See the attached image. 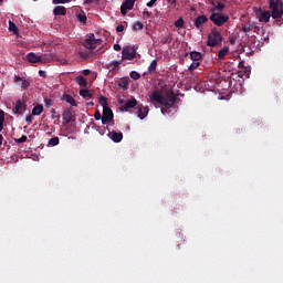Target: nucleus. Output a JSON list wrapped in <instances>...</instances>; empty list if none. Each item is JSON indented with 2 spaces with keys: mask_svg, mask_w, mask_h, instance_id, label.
Wrapping results in <instances>:
<instances>
[{
  "mask_svg": "<svg viewBox=\"0 0 283 283\" xmlns=\"http://www.w3.org/2000/svg\"><path fill=\"white\" fill-rule=\"evenodd\" d=\"M61 101H65L66 103H70V105H72V96L70 94H64L61 97Z\"/></svg>",
  "mask_w": 283,
  "mask_h": 283,
  "instance_id": "obj_36",
  "label": "nucleus"
},
{
  "mask_svg": "<svg viewBox=\"0 0 283 283\" xmlns=\"http://www.w3.org/2000/svg\"><path fill=\"white\" fill-rule=\"evenodd\" d=\"M222 41V33L218 29H212L208 35L207 45L210 48H214L221 45Z\"/></svg>",
  "mask_w": 283,
  "mask_h": 283,
  "instance_id": "obj_4",
  "label": "nucleus"
},
{
  "mask_svg": "<svg viewBox=\"0 0 283 283\" xmlns=\"http://www.w3.org/2000/svg\"><path fill=\"white\" fill-rule=\"evenodd\" d=\"M75 20L81 23V25L86 27L87 25V15L81 8H75Z\"/></svg>",
  "mask_w": 283,
  "mask_h": 283,
  "instance_id": "obj_9",
  "label": "nucleus"
},
{
  "mask_svg": "<svg viewBox=\"0 0 283 283\" xmlns=\"http://www.w3.org/2000/svg\"><path fill=\"white\" fill-rule=\"evenodd\" d=\"M114 118V113L111 111L109 106L103 109L102 115V124L107 125L111 124Z\"/></svg>",
  "mask_w": 283,
  "mask_h": 283,
  "instance_id": "obj_10",
  "label": "nucleus"
},
{
  "mask_svg": "<svg viewBox=\"0 0 283 283\" xmlns=\"http://www.w3.org/2000/svg\"><path fill=\"white\" fill-rule=\"evenodd\" d=\"M143 15H144L145 19H149V18H151V12H149V11H144V12H143Z\"/></svg>",
  "mask_w": 283,
  "mask_h": 283,
  "instance_id": "obj_46",
  "label": "nucleus"
},
{
  "mask_svg": "<svg viewBox=\"0 0 283 283\" xmlns=\"http://www.w3.org/2000/svg\"><path fill=\"white\" fill-rule=\"evenodd\" d=\"M53 14H55V17H65L67 14V9L63 6H57L53 10Z\"/></svg>",
  "mask_w": 283,
  "mask_h": 283,
  "instance_id": "obj_16",
  "label": "nucleus"
},
{
  "mask_svg": "<svg viewBox=\"0 0 283 283\" xmlns=\"http://www.w3.org/2000/svg\"><path fill=\"white\" fill-rule=\"evenodd\" d=\"M269 9L271 17L275 20L283 18V2L282 0H269Z\"/></svg>",
  "mask_w": 283,
  "mask_h": 283,
  "instance_id": "obj_3",
  "label": "nucleus"
},
{
  "mask_svg": "<svg viewBox=\"0 0 283 283\" xmlns=\"http://www.w3.org/2000/svg\"><path fill=\"white\" fill-rule=\"evenodd\" d=\"M9 31L13 32V34H19V29L17 28V24L14 22L9 21Z\"/></svg>",
  "mask_w": 283,
  "mask_h": 283,
  "instance_id": "obj_30",
  "label": "nucleus"
},
{
  "mask_svg": "<svg viewBox=\"0 0 283 283\" xmlns=\"http://www.w3.org/2000/svg\"><path fill=\"white\" fill-rule=\"evenodd\" d=\"M202 59V53L198 51H191L190 52V60L192 62H199Z\"/></svg>",
  "mask_w": 283,
  "mask_h": 283,
  "instance_id": "obj_22",
  "label": "nucleus"
},
{
  "mask_svg": "<svg viewBox=\"0 0 283 283\" xmlns=\"http://www.w3.org/2000/svg\"><path fill=\"white\" fill-rule=\"evenodd\" d=\"M111 135H112L111 136L112 140L116 144L120 143L123 140V137H124L122 132H112Z\"/></svg>",
  "mask_w": 283,
  "mask_h": 283,
  "instance_id": "obj_18",
  "label": "nucleus"
},
{
  "mask_svg": "<svg viewBox=\"0 0 283 283\" xmlns=\"http://www.w3.org/2000/svg\"><path fill=\"white\" fill-rule=\"evenodd\" d=\"M209 20L212 21L214 25L222 27L229 21V15H224L222 13H212L209 17Z\"/></svg>",
  "mask_w": 283,
  "mask_h": 283,
  "instance_id": "obj_7",
  "label": "nucleus"
},
{
  "mask_svg": "<svg viewBox=\"0 0 283 283\" xmlns=\"http://www.w3.org/2000/svg\"><path fill=\"white\" fill-rule=\"evenodd\" d=\"M93 0H85V3H91Z\"/></svg>",
  "mask_w": 283,
  "mask_h": 283,
  "instance_id": "obj_55",
  "label": "nucleus"
},
{
  "mask_svg": "<svg viewBox=\"0 0 283 283\" xmlns=\"http://www.w3.org/2000/svg\"><path fill=\"white\" fill-rule=\"evenodd\" d=\"M130 78L134 81H138L142 78V75L137 73V71H130Z\"/></svg>",
  "mask_w": 283,
  "mask_h": 283,
  "instance_id": "obj_32",
  "label": "nucleus"
},
{
  "mask_svg": "<svg viewBox=\"0 0 283 283\" xmlns=\"http://www.w3.org/2000/svg\"><path fill=\"white\" fill-rule=\"evenodd\" d=\"M25 120H27V125H32V115H28L25 117Z\"/></svg>",
  "mask_w": 283,
  "mask_h": 283,
  "instance_id": "obj_45",
  "label": "nucleus"
},
{
  "mask_svg": "<svg viewBox=\"0 0 283 283\" xmlns=\"http://www.w3.org/2000/svg\"><path fill=\"white\" fill-rule=\"evenodd\" d=\"M27 59L29 63H50V61H52V54L38 55L36 53L31 52L27 55Z\"/></svg>",
  "mask_w": 283,
  "mask_h": 283,
  "instance_id": "obj_5",
  "label": "nucleus"
},
{
  "mask_svg": "<svg viewBox=\"0 0 283 283\" xmlns=\"http://www.w3.org/2000/svg\"><path fill=\"white\" fill-rule=\"evenodd\" d=\"M51 112H52V114H56V111H55L54 108H52V111H51Z\"/></svg>",
  "mask_w": 283,
  "mask_h": 283,
  "instance_id": "obj_54",
  "label": "nucleus"
},
{
  "mask_svg": "<svg viewBox=\"0 0 283 283\" xmlns=\"http://www.w3.org/2000/svg\"><path fill=\"white\" fill-rule=\"evenodd\" d=\"M125 30V27L123 24L116 25V32H123Z\"/></svg>",
  "mask_w": 283,
  "mask_h": 283,
  "instance_id": "obj_44",
  "label": "nucleus"
},
{
  "mask_svg": "<svg viewBox=\"0 0 283 283\" xmlns=\"http://www.w3.org/2000/svg\"><path fill=\"white\" fill-rule=\"evenodd\" d=\"M136 109H138V117L140 119H144L147 117V115L149 114V109L148 106H144L143 104H138Z\"/></svg>",
  "mask_w": 283,
  "mask_h": 283,
  "instance_id": "obj_13",
  "label": "nucleus"
},
{
  "mask_svg": "<svg viewBox=\"0 0 283 283\" xmlns=\"http://www.w3.org/2000/svg\"><path fill=\"white\" fill-rule=\"evenodd\" d=\"M114 50H115L116 52H120V50H122L120 44H119V43H115V44H114Z\"/></svg>",
  "mask_w": 283,
  "mask_h": 283,
  "instance_id": "obj_47",
  "label": "nucleus"
},
{
  "mask_svg": "<svg viewBox=\"0 0 283 283\" xmlns=\"http://www.w3.org/2000/svg\"><path fill=\"white\" fill-rule=\"evenodd\" d=\"M184 23H185V21L182 20V18H178V20L175 22V27L182 28Z\"/></svg>",
  "mask_w": 283,
  "mask_h": 283,
  "instance_id": "obj_38",
  "label": "nucleus"
},
{
  "mask_svg": "<svg viewBox=\"0 0 283 283\" xmlns=\"http://www.w3.org/2000/svg\"><path fill=\"white\" fill-rule=\"evenodd\" d=\"M244 65V62H239V66H243Z\"/></svg>",
  "mask_w": 283,
  "mask_h": 283,
  "instance_id": "obj_52",
  "label": "nucleus"
},
{
  "mask_svg": "<svg viewBox=\"0 0 283 283\" xmlns=\"http://www.w3.org/2000/svg\"><path fill=\"white\" fill-rule=\"evenodd\" d=\"M6 123V113L0 109V132H3V124Z\"/></svg>",
  "mask_w": 283,
  "mask_h": 283,
  "instance_id": "obj_29",
  "label": "nucleus"
},
{
  "mask_svg": "<svg viewBox=\"0 0 283 283\" xmlns=\"http://www.w3.org/2000/svg\"><path fill=\"white\" fill-rule=\"evenodd\" d=\"M75 83H77L83 88H86L88 85L87 80L82 75L75 77Z\"/></svg>",
  "mask_w": 283,
  "mask_h": 283,
  "instance_id": "obj_21",
  "label": "nucleus"
},
{
  "mask_svg": "<svg viewBox=\"0 0 283 283\" xmlns=\"http://www.w3.org/2000/svg\"><path fill=\"white\" fill-rule=\"evenodd\" d=\"M72 106L75 107L76 106V102L74 99H72Z\"/></svg>",
  "mask_w": 283,
  "mask_h": 283,
  "instance_id": "obj_51",
  "label": "nucleus"
},
{
  "mask_svg": "<svg viewBox=\"0 0 283 283\" xmlns=\"http://www.w3.org/2000/svg\"><path fill=\"white\" fill-rule=\"evenodd\" d=\"M272 17L271 10L261 12L259 17V21L261 22H269L270 18Z\"/></svg>",
  "mask_w": 283,
  "mask_h": 283,
  "instance_id": "obj_20",
  "label": "nucleus"
},
{
  "mask_svg": "<svg viewBox=\"0 0 283 283\" xmlns=\"http://www.w3.org/2000/svg\"><path fill=\"white\" fill-rule=\"evenodd\" d=\"M210 3L213 4L216 7L217 10L222 11L224 9V4L219 2V3H214V0H210Z\"/></svg>",
  "mask_w": 283,
  "mask_h": 283,
  "instance_id": "obj_35",
  "label": "nucleus"
},
{
  "mask_svg": "<svg viewBox=\"0 0 283 283\" xmlns=\"http://www.w3.org/2000/svg\"><path fill=\"white\" fill-rule=\"evenodd\" d=\"M155 4H156V0H149V2L146 3L147 8H154Z\"/></svg>",
  "mask_w": 283,
  "mask_h": 283,
  "instance_id": "obj_43",
  "label": "nucleus"
},
{
  "mask_svg": "<svg viewBox=\"0 0 283 283\" xmlns=\"http://www.w3.org/2000/svg\"><path fill=\"white\" fill-rule=\"evenodd\" d=\"M25 112V103L21 102V99L17 101L14 107V114H23Z\"/></svg>",
  "mask_w": 283,
  "mask_h": 283,
  "instance_id": "obj_15",
  "label": "nucleus"
},
{
  "mask_svg": "<svg viewBox=\"0 0 283 283\" xmlns=\"http://www.w3.org/2000/svg\"><path fill=\"white\" fill-rule=\"evenodd\" d=\"M3 145V135L0 134V146Z\"/></svg>",
  "mask_w": 283,
  "mask_h": 283,
  "instance_id": "obj_49",
  "label": "nucleus"
},
{
  "mask_svg": "<svg viewBox=\"0 0 283 283\" xmlns=\"http://www.w3.org/2000/svg\"><path fill=\"white\" fill-rule=\"evenodd\" d=\"M55 6H59L61 3H70V0H52Z\"/></svg>",
  "mask_w": 283,
  "mask_h": 283,
  "instance_id": "obj_40",
  "label": "nucleus"
},
{
  "mask_svg": "<svg viewBox=\"0 0 283 283\" xmlns=\"http://www.w3.org/2000/svg\"><path fill=\"white\" fill-rule=\"evenodd\" d=\"M123 63V61H112L108 63V65H106L107 70H109L111 72H114L116 70L119 69L120 64Z\"/></svg>",
  "mask_w": 283,
  "mask_h": 283,
  "instance_id": "obj_17",
  "label": "nucleus"
},
{
  "mask_svg": "<svg viewBox=\"0 0 283 283\" xmlns=\"http://www.w3.org/2000/svg\"><path fill=\"white\" fill-rule=\"evenodd\" d=\"M103 40L102 39H95V34L91 33L87 39H85L84 42H81V48L75 49V53L83 59V61H86L90 57V50L96 49L97 45H102Z\"/></svg>",
  "mask_w": 283,
  "mask_h": 283,
  "instance_id": "obj_1",
  "label": "nucleus"
},
{
  "mask_svg": "<svg viewBox=\"0 0 283 283\" xmlns=\"http://www.w3.org/2000/svg\"><path fill=\"white\" fill-rule=\"evenodd\" d=\"M120 103V111L123 112H127L132 108H136L138 106V102L136 101V97H130V99H128L126 103H124V101H119Z\"/></svg>",
  "mask_w": 283,
  "mask_h": 283,
  "instance_id": "obj_8",
  "label": "nucleus"
},
{
  "mask_svg": "<svg viewBox=\"0 0 283 283\" xmlns=\"http://www.w3.org/2000/svg\"><path fill=\"white\" fill-rule=\"evenodd\" d=\"M199 66H200V62L192 61V64L189 66V72H193L198 70Z\"/></svg>",
  "mask_w": 283,
  "mask_h": 283,
  "instance_id": "obj_33",
  "label": "nucleus"
},
{
  "mask_svg": "<svg viewBox=\"0 0 283 283\" xmlns=\"http://www.w3.org/2000/svg\"><path fill=\"white\" fill-rule=\"evenodd\" d=\"M62 117H63V124L65 125H67L69 123H72V111H70V109H66V111H64L63 112V114H62Z\"/></svg>",
  "mask_w": 283,
  "mask_h": 283,
  "instance_id": "obj_19",
  "label": "nucleus"
},
{
  "mask_svg": "<svg viewBox=\"0 0 283 283\" xmlns=\"http://www.w3.org/2000/svg\"><path fill=\"white\" fill-rule=\"evenodd\" d=\"M127 85H128L127 80H122V81L118 83V86H119L120 88H127Z\"/></svg>",
  "mask_w": 283,
  "mask_h": 283,
  "instance_id": "obj_39",
  "label": "nucleus"
},
{
  "mask_svg": "<svg viewBox=\"0 0 283 283\" xmlns=\"http://www.w3.org/2000/svg\"><path fill=\"white\" fill-rule=\"evenodd\" d=\"M80 96L84 98H93L94 94L91 91H88V88H81Z\"/></svg>",
  "mask_w": 283,
  "mask_h": 283,
  "instance_id": "obj_24",
  "label": "nucleus"
},
{
  "mask_svg": "<svg viewBox=\"0 0 283 283\" xmlns=\"http://www.w3.org/2000/svg\"><path fill=\"white\" fill-rule=\"evenodd\" d=\"M228 54H229V46H224L223 49H220L218 51V59H219V61H222V59H224L226 55H228Z\"/></svg>",
  "mask_w": 283,
  "mask_h": 283,
  "instance_id": "obj_25",
  "label": "nucleus"
},
{
  "mask_svg": "<svg viewBox=\"0 0 283 283\" xmlns=\"http://www.w3.org/2000/svg\"><path fill=\"white\" fill-rule=\"evenodd\" d=\"M157 66H158V61L157 60H153L150 65L148 66V73L149 74H155L157 71Z\"/></svg>",
  "mask_w": 283,
  "mask_h": 283,
  "instance_id": "obj_27",
  "label": "nucleus"
},
{
  "mask_svg": "<svg viewBox=\"0 0 283 283\" xmlns=\"http://www.w3.org/2000/svg\"><path fill=\"white\" fill-rule=\"evenodd\" d=\"M137 51L134 46H124L122 51V62L124 61H135L137 57Z\"/></svg>",
  "mask_w": 283,
  "mask_h": 283,
  "instance_id": "obj_6",
  "label": "nucleus"
},
{
  "mask_svg": "<svg viewBox=\"0 0 283 283\" xmlns=\"http://www.w3.org/2000/svg\"><path fill=\"white\" fill-rule=\"evenodd\" d=\"M87 106H95V103L94 102H88Z\"/></svg>",
  "mask_w": 283,
  "mask_h": 283,
  "instance_id": "obj_50",
  "label": "nucleus"
},
{
  "mask_svg": "<svg viewBox=\"0 0 283 283\" xmlns=\"http://www.w3.org/2000/svg\"><path fill=\"white\" fill-rule=\"evenodd\" d=\"M143 29H144V24H143V22H140V21H137V22H135V23L133 24V30H134V31L143 30Z\"/></svg>",
  "mask_w": 283,
  "mask_h": 283,
  "instance_id": "obj_31",
  "label": "nucleus"
},
{
  "mask_svg": "<svg viewBox=\"0 0 283 283\" xmlns=\"http://www.w3.org/2000/svg\"><path fill=\"white\" fill-rule=\"evenodd\" d=\"M14 83H17L21 90H28L30 85H32L31 80H25L19 75H14Z\"/></svg>",
  "mask_w": 283,
  "mask_h": 283,
  "instance_id": "obj_11",
  "label": "nucleus"
},
{
  "mask_svg": "<svg viewBox=\"0 0 283 283\" xmlns=\"http://www.w3.org/2000/svg\"><path fill=\"white\" fill-rule=\"evenodd\" d=\"M98 102H99V105L103 107V109H105V108L108 107L107 97H105L104 95H101V96L98 97Z\"/></svg>",
  "mask_w": 283,
  "mask_h": 283,
  "instance_id": "obj_28",
  "label": "nucleus"
},
{
  "mask_svg": "<svg viewBox=\"0 0 283 283\" xmlns=\"http://www.w3.org/2000/svg\"><path fill=\"white\" fill-rule=\"evenodd\" d=\"M94 118H95L96 120H101V119L103 118L99 111H96V112H95Z\"/></svg>",
  "mask_w": 283,
  "mask_h": 283,
  "instance_id": "obj_41",
  "label": "nucleus"
},
{
  "mask_svg": "<svg viewBox=\"0 0 283 283\" xmlns=\"http://www.w3.org/2000/svg\"><path fill=\"white\" fill-rule=\"evenodd\" d=\"M208 21V17L205 14L198 15L197 18H195V27L200 30L202 29L203 23H206Z\"/></svg>",
  "mask_w": 283,
  "mask_h": 283,
  "instance_id": "obj_14",
  "label": "nucleus"
},
{
  "mask_svg": "<svg viewBox=\"0 0 283 283\" xmlns=\"http://www.w3.org/2000/svg\"><path fill=\"white\" fill-rule=\"evenodd\" d=\"M44 104H45L46 107H52V99L45 98Z\"/></svg>",
  "mask_w": 283,
  "mask_h": 283,
  "instance_id": "obj_42",
  "label": "nucleus"
},
{
  "mask_svg": "<svg viewBox=\"0 0 283 283\" xmlns=\"http://www.w3.org/2000/svg\"><path fill=\"white\" fill-rule=\"evenodd\" d=\"M62 63L65 65V63H67V60H62Z\"/></svg>",
  "mask_w": 283,
  "mask_h": 283,
  "instance_id": "obj_53",
  "label": "nucleus"
},
{
  "mask_svg": "<svg viewBox=\"0 0 283 283\" xmlns=\"http://www.w3.org/2000/svg\"><path fill=\"white\" fill-rule=\"evenodd\" d=\"M32 116H41V114H43V105L38 104L36 106H34L31 111Z\"/></svg>",
  "mask_w": 283,
  "mask_h": 283,
  "instance_id": "obj_23",
  "label": "nucleus"
},
{
  "mask_svg": "<svg viewBox=\"0 0 283 283\" xmlns=\"http://www.w3.org/2000/svg\"><path fill=\"white\" fill-rule=\"evenodd\" d=\"M28 140V136L22 135L21 138L15 139V143H18L19 145L25 143Z\"/></svg>",
  "mask_w": 283,
  "mask_h": 283,
  "instance_id": "obj_37",
  "label": "nucleus"
},
{
  "mask_svg": "<svg viewBox=\"0 0 283 283\" xmlns=\"http://www.w3.org/2000/svg\"><path fill=\"white\" fill-rule=\"evenodd\" d=\"M151 102L157 103L158 105H175L177 97L174 92H169L165 95L160 91H155L149 95Z\"/></svg>",
  "mask_w": 283,
  "mask_h": 283,
  "instance_id": "obj_2",
  "label": "nucleus"
},
{
  "mask_svg": "<svg viewBox=\"0 0 283 283\" xmlns=\"http://www.w3.org/2000/svg\"><path fill=\"white\" fill-rule=\"evenodd\" d=\"M56 145H59V137H53L49 140L50 147H56Z\"/></svg>",
  "mask_w": 283,
  "mask_h": 283,
  "instance_id": "obj_34",
  "label": "nucleus"
},
{
  "mask_svg": "<svg viewBox=\"0 0 283 283\" xmlns=\"http://www.w3.org/2000/svg\"><path fill=\"white\" fill-rule=\"evenodd\" d=\"M83 74L85 76H88L91 74V70L86 69V70H83Z\"/></svg>",
  "mask_w": 283,
  "mask_h": 283,
  "instance_id": "obj_48",
  "label": "nucleus"
},
{
  "mask_svg": "<svg viewBox=\"0 0 283 283\" xmlns=\"http://www.w3.org/2000/svg\"><path fill=\"white\" fill-rule=\"evenodd\" d=\"M252 30H259V27L254 25L252 23H245L242 25V31H244V32H250Z\"/></svg>",
  "mask_w": 283,
  "mask_h": 283,
  "instance_id": "obj_26",
  "label": "nucleus"
},
{
  "mask_svg": "<svg viewBox=\"0 0 283 283\" xmlns=\"http://www.w3.org/2000/svg\"><path fill=\"white\" fill-rule=\"evenodd\" d=\"M40 74H45V72H43V71H40Z\"/></svg>",
  "mask_w": 283,
  "mask_h": 283,
  "instance_id": "obj_56",
  "label": "nucleus"
},
{
  "mask_svg": "<svg viewBox=\"0 0 283 283\" xmlns=\"http://www.w3.org/2000/svg\"><path fill=\"white\" fill-rule=\"evenodd\" d=\"M161 113L165 116H174L175 115V104H166L164 105V107L161 108Z\"/></svg>",
  "mask_w": 283,
  "mask_h": 283,
  "instance_id": "obj_12",
  "label": "nucleus"
}]
</instances>
